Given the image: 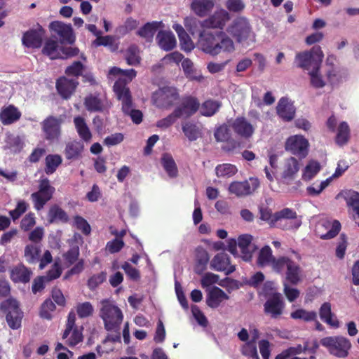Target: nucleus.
Here are the masks:
<instances>
[{
  "label": "nucleus",
  "instance_id": "1",
  "mask_svg": "<svg viewBox=\"0 0 359 359\" xmlns=\"http://www.w3.org/2000/svg\"><path fill=\"white\" fill-rule=\"evenodd\" d=\"M99 316L104 322V329L107 331H117L123 319L121 310L109 299L100 301Z\"/></svg>",
  "mask_w": 359,
  "mask_h": 359
},
{
  "label": "nucleus",
  "instance_id": "2",
  "mask_svg": "<svg viewBox=\"0 0 359 359\" xmlns=\"http://www.w3.org/2000/svg\"><path fill=\"white\" fill-rule=\"evenodd\" d=\"M320 344L327 349L330 354L341 358H346L351 348L350 340L341 335L324 337Z\"/></svg>",
  "mask_w": 359,
  "mask_h": 359
},
{
  "label": "nucleus",
  "instance_id": "3",
  "mask_svg": "<svg viewBox=\"0 0 359 359\" xmlns=\"http://www.w3.org/2000/svg\"><path fill=\"white\" fill-rule=\"evenodd\" d=\"M151 100L158 108L170 109L180 100V95L176 88L163 86L153 93Z\"/></svg>",
  "mask_w": 359,
  "mask_h": 359
},
{
  "label": "nucleus",
  "instance_id": "4",
  "mask_svg": "<svg viewBox=\"0 0 359 359\" xmlns=\"http://www.w3.org/2000/svg\"><path fill=\"white\" fill-rule=\"evenodd\" d=\"M227 32L238 43L245 42L255 36L249 20L244 16L236 18L228 27Z\"/></svg>",
  "mask_w": 359,
  "mask_h": 359
},
{
  "label": "nucleus",
  "instance_id": "5",
  "mask_svg": "<svg viewBox=\"0 0 359 359\" xmlns=\"http://www.w3.org/2000/svg\"><path fill=\"white\" fill-rule=\"evenodd\" d=\"M0 310L5 315L10 328L17 330L21 327L23 313L15 299L10 298L2 302L0 304Z\"/></svg>",
  "mask_w": 359,
  "mask_h": 359
},
{
  "label": "nucleus",
  "instance_id": "6",
  "mask_svg": "<svg viewBox=\"0 0 359 359\" xmlns=\"http://www.w3.org/2000/svg\"><path fill=\"white\" fill-rule=\"evenodd\" d=\"M55 189L50 184L48 178H43L39 180V189L31 194L34 208L36 211L41 210L46 204L51 200Z\"/></svg>",
  "mask_w": 359,
  "mask_h": 359
},
{
  "label": "nucleus",
  "instance_id": "7",
  "mask_svg": "<svg viewBox=\"0 0 359 359\" xmlns=\"http://www.w3.org/2000/svg\"><path fill=\"white\" fill-rule=\"evenodd\" d=\"M62 119L53 115L47 116L41 123V127L44 139L49 143L59 142L62 135Z\"/></svg>",
  "mask_w": 359,
  "mask_h": 359
},
{
  "label": "nucleus",
  "instance_id": "8",
  "mask_svg": "<svg viewBox=\"0 0 359 359\" xmlns=\"http://www.w3.org/2000/svg\"><path fill=\"white\" fill-rule=\"evenodd\" d=\"M323 56L320 46H315L309 51L297 53L295 61L297 62L298 67L309 70L311 67L313 69L316 63L320 67Z\"/></svg>",
  "mask_w": 359,
  "mask_h": 359
},
{
  "label": "nucleus",
  "instance_id": "9",
  "mask_svg": "<svg viewBox=\"0 0 359 359\" xmlns=\"http://www.w3.org/2000/svg\"><path fill=\"white\" fill-rule=\"evenodd\" d=\"M230 20L229 13L221 8L214 12V13L210 15L208 18L200 22V25L203 29H220L223 31V29L226 26V24Z\"/></svg>",
  "mask_w": 359,
  "mask_h": 359
},
{
  "label": "nucleus",
  "instance_id": "10",
  "mask_svg": "<svg viewBox=\"0 0 359 359\" xmlns=\"http://www.w3.org/2000/svg\"><path fill=\"white\" fill-rule=\"evenodd\" d=\"M309 146V141L304 136L295 135L287 139L285 149L300 158H304L308 154Z\"/></svg>",
  "mask_w": 359,
  "mask_h": 359
},
{
  "label": "nucleus",
  "instance_id": "11",
  "mask_svg": "<svg viewBox=\"0 0 359 359\" xmlns=\"http://www.w3.org/2000/svg\"><path fill=\"white\" fill-rule=\"evenodd\" d=\"M259 187V180L255 177H250L248 180L231 182L229 191L238 197H243L252 194Z\"/></svg>",
  "mask_w": 359,
  "mask_h": 359
},
{
  "label": "nucleus",
  "instance_id": "12",
  "mask_svg": "<svg viewBox=\"0 0 359 359\" xmlns=\"http://www.w3.org/2000/svg\"><path fill=\"white\" fill-rule=\"evenodd\" d=\"M218 36V31L203 29L199 33L198 44L204 53L215 56Z\"/></svg>",
  "mask_w": 359,
  "mask_h": 359
},
{
  "label": "nucleus",
  "instance_id": "13",
  "mask_svg": "<svg viewBox=\"0 0 359 359\" xmlns=\"http://www.w3.org/2000/svg\"><path fill=\"white\" fill-rule=\"evenodd\" d=\"M284 307L285 304L281 294L275 292L264 303V311L271 318L276 319L283 314Z\"/></svg>",
  "mask_w": 359,
  "mask_h": 359
},
{
  "label": "nucleus",
  "instance_id": "14",
  "mask_svg": "<svg viewBox=\"0 0 359 359\" xmlns=\"http://www.w3.org/2000/svg\"><path fill=\"white\" fill-rule=\"evenodd\" d=\"M200 103L197 98L187 96L182 98L180 104L175 107L174 111L179 118H189L199 109Z\"/></svg>",
  "mask_w": 359,
  "mask_h": 359
},
{
  "label": "nucleus",
  "instance_id": "15",
  "mask_svg": "<svg viewBox=\"0 0 359 359\" xmlns=\"http://www.w3.org/2000/svg\"><path fill=\"white\" fill-rule=\"evenodd\" d=\"M286 219L288 222L283 229H297L302 225L301 217H298L295 210L292 208H285L274 213L273 221Z\"/></svg>",
  "mask_w": 359,
  "mask_h": 359
},
{
  "label": "nucleus",
  "instance_id": "16",
  "mask_svg": "<svg viewBox=\"0 0 359 359\" xmlns=\"http://www.w3.org/2000/svg\"><path fill=\"white\" fill-rule=\"evenodd\" d=\"M114 91L118 100L122 102L123 111H128L133 107L132 96L126 81L118 79L114 84Z\"/></svg>",
  "mask_w": 359,
  "mask_h": 359
},
{
  "label": "nucleus",
  "instance_id": "17",
  "mask_svg": "<svg viewBox=\"0 0 359 359\" xmlns=\"http://www.w3.org/2000/svg\"><path fill=\"white\" fill-rule=\"evenodd\" d=\"M49 29L57 34L60 37L61 43L72 44L75 41L73 30L70 25H67L61 21H53L50 23Z\"/></svg>",
  "mask_w": 359,
  "mask_h": 359
},
{
  "label": "nucleus",
  "instance_id": "18",
  "mask_svg": "<svg viewBox=\"0 0 359 359\" xmlns=\"http://www.w3.org/2000/svg\"><path fill=\"white\" fill-rule=\"evenodd\" d=\"M79 84L77 79H68L63 76L57 79L55 87L62 99L69 100L75 93Z\"/></svg>",
  "mask_w": 359,
  "mask_h": 359
},
{
  "label": "nucleus",
  "instance_id": "19",
  "mask_svg": "<svg viewBox=\"0 0 359 359\" xmlns=\"http://www.w3.org/2000/svg\"><path fill=\"white\" fill-rule=\"evenodd\" d=\"M45 32V29L38 25L36 29H29L23 34L22 43L27 48H39L42 45Z\"/></svg>",
  "mask_w": 359,
  "mask_h": 359
},
{
  "label": "nucleus",
  "instance_id": "20",
  "mask_svg": "<svg viewBox=\"0 0 359 359\" xmlns=\"http://www.w3.org/2000/svg\"><path fill=\"white\" fill-rule=\"evenodd\" d=\"M210 267L217 271L229 275L236 271L235 265L231 264L230 257L225 252L217 253L210 262Z\"/></svg>",
  "mask_w": 359,
  "mask_h": 359
},
{
  "label": "nucleus",
  "instance_id": "21",
  "mask_svg": "<svg viewBox=\"0 0 359 359\" xmlns=\"http://www.w3.org/2000/svg\"><path fill=\"white\" fill-rule=\"evenodd\" d=\"M253 237L250 234H243L238 238V246L241 250V257L245 262H250L252 255L257 250L256 245L252 243Z\"/></svg>",
  "mask_w": 359,
  "mask_h": 359
},
{
  "label": "nucleus",
  "instance_id": "22",
  "mask_svg": "<svg viewBox=\"0 0 359 359\" xmlns=\"http://www.w3.org/2000/svg\"><path fill=\"white\" fill-rule=\"evenodd\" d=\"M233 132L241 137L250 139L255 133L254 126L243 116L237 117L231 124Z\"/></svg>",
  "mask_w": 359,
  "mask_h": 359
},
{
  "label": "nucleus",
  "instance_id": "23",
  "mask_svg": "<svg viewBox=\"0 0 359 359\" xmlns=\"http://www.w3.org/2000/svg\"><path fill=\"white\" fill-rule=\"evenodd\" d=\"M277 114L285 122L293 120L295 116L296 108L287 98L281 97L276 107Z\"/></svg>",
  "mask_w": 359,
  "mask_h": 359
},
{
  "label": "nucleus",
  "instance_id": "24",
  "mask_svg": "<svg viewBox=\"0 0 359 359\" xmlns=\"http://www.w3.org/2000/svg\"><path fill=\"white\" fill-rule=\"evenodd\" d=\"M85 108L90 112H102L105 109L104 100L100 93H90L86 96L83 101Z\"/></svg>",
  "mask_w": 359,
  "mask_h": 359
},
{
  "label": "nucleus",
  "instance_id": "25",
  "mask_svg": "<svg viewBox=\"0 0 359 359\" xmlns=\"http://www.w3.org/2000/svg\"><path fill=\"white\" fill-rule=\"evenodd\" d=\"M32 271L22 264L15 266L10 272V278L15 283H27L30 281Z\"/></svg>",
  "mask_w": 359,
  "mask_h": 359
},
{
  "label": "nucleus",
  "instance_id": "26",
  "mask_svg": "<svg viewBox=\"0 0 359 359\" xmlns=\"http://www.w3.org/2000/svg\"><path fill=\"white\" fill-rule=\"evenodd\" d=\"M218 39L215 47V55L221 53H231L234 51L235 46L233 40L224 31H218Z\"/></svg>",
  "mask_w": 359,
  "mask_h": 359
},
{
  "label": "nucleus",
  "instance_id": "27",
  "mask_svg": "<svg viewBox=\"0 0 359 359\" xmlns=\"http://www.w3.org/2000/svg\"><path fill=\"white\" fill-rule=\"evenodd\" d=\"M22 116L19 109L13 104L3 107L0 111V121L4 126L18 121Z\"/></svg>",
  "mask_w": 359,
  "mask_h": 359
},
{
  "label": "nucleus",
  "instance_id": "28",
  "mask_svg": "<svg viewBox=\"0 0 359 359\" xmlns=\"http://www.w3.org/2000/svg\"><path fill=\"white\" fill-rule=\"evenodd\" d=\"M214 6L213 0H193L190 8L197 16L204 18L212 11Z\"/></svg>",
  "mask_w": 359,
  "mask_h": 359
},
{
  "label": "nucleus",
  "instance_id": "29",
  "mask_svg": "<svg viewBox=\"0 0 359 359\" xmlns=\"http://www.w3.org/2000/svg\"><path fill=\"white\" fill-rule=\"evenodd\" d=\"M320 319L328 325L338 328L340 323L337 316L332 311V306L330 302H324L319 309Z\"/></svg>",
  "mask_w": 359,
  "mask_h": 359
},
{
  "label": "nucleus",
  "instance_id": "30",
  "mask_svg": "<svg viewBox=\"0 0 359 359\" xmlns=\"http://www.w3.org/2000/svg\"><path fill=\"white\" fill-rule=\"evenodd\" d=\"M156 39L159 47L165 51L171 50L176 46V39L171 32L161 30Z\"/></svg>",
  "mask_w": 359,
  "mask_h": 359
},
{
  "label": "nucleus",
  "instance_id": "31",
  "mask_svg": "<svg viewBox=\"0 0 359 359\" xmlns=\"http://www.w3.org/2000/svg\"><path fill=\"white\" fill-rule=\"evenodd\" d=\"M229 297L219 287H214L208 294L207 305L212 309L217 308L224 299H229Z\"/></svg>",
  "mask_w": 359,
  "mask_h": 359
},
{
  "label": "nucleus",
  "instance_id": "32",
  "mask_svg": "<svg viewBox=\"0 0 359 359\" xmlns=\"http://www.w3.org/2000/svg\"><path fill=\"white\" fill-rule=\"evenodd\" d=\"M48 222L49 224L53 223H67L69 221L67 213L58 205H52L47 215Z\"/></svg>",
  "mask_w": 359,
  "mask_h": 359
},
{
  "label": "nucleus",
  "instance_id": "33",
  "mask_svg": "<svg viewBox=\"0 0 359 359\" xmlns=\"http://www.w3.org/2000/svg\"><path fill=\"white\" fill-rule=\"evenodd\" d=\"M74 123L80 138L86 142L92 139V133L83 117L78 116L74 118Z\"/></svg>",
  "mask_w": 359,
  "mask_h": 359
},
{
  "label": "nucleus",
  "instance_id": "34",
  "mask_svg": "<svg viewBox=\"0 0 359 359\" xmlns=\"http://www.w3.org/2000/svg\"><path fill=\"white\" fill-rule=\"evenodd\" d=\"M161 24V22L158 21L147 22L137 32V34L144 39L146 41L151 42Z\"/></svg>",
  "mask_w": 359,
  "mask_h": 359
},
{
  "label": "nucleus",
  "instance_id": "35",
  "mask_svg": "<svg viewBox=\"0 0 359 359\" xmlns=\"http://www.w3.org/2000/svg\"><path fill=\"white\" fill-rule=\"evenodd\" d=\"M196 259L195 272L198 274L202 273L205 269L209 262L210 257L205 249L201 246L196 248Z\"/></svg>",
  "mask_w": 359,
  "mask_h": 359
},
{
  "label": "nucleus",
  "instance_id": "36",
  "mask_svg": "<svg viewBox=\"0 0 359 359\" xmlns=\"http://www.w3.org/2000/svg\"><path fill=\"white\" fill-rule=\"evenodd\" d=\"M83 144L77 140L68 142L65 149V155L67 159L72 160L79 158L83 151Z\"/></svg>",
  "mask_w": 359,
  "mask_h": 359
},
{
  "label": "nucleus",
  "instance_id": "37",
  "mask_svg": "<svg viewBox=\"0 0 359 359\" xmlns=\"http://www.w3.org/2000/svg\"><path fill=\"white\" fill-rule=\"evenodd\" d=\"M41 252V245L28 244L25 248L24 257L28 264H34L39 262Z\"/></svg>",
  "mask_w": 359,
  "mask_h": 359
},
{
  "label": "nucleus",
  "instance_id": "38",
  "mask_svg": "<svg viewBox=\"0 0 359 359\" xmlns=\"http://www.w3.org/2000/svg\"><path fill=\"white\" fill-rule=\"evenodd\" d=\"M299 169L298 161L294 157L288 158L285 161L282 177L285 180H292Z\"/></svg>",
  "mask_w": 359,
  "mask_h": 359
},
{
  "label": "nucleus",
  "instance_id": "39",
  "mask_svg": "<svg viewBox=\"0 0 359 359\" xmlns=\"http://www.w3.org/2000/svg\"><path fill=\"white\" fill-rule=\"evenodd\" d=\"M161 164L170 178H175L178 175V169L172 156L165 153L161 157Z\"/></svg>",
  "mask_w": 359,
  "mask_h": 359
},
{
  "label": "nucleus",
  "instance_id": "40",
  "mask_svg": "<svg viewBox=\"0 0 359 359\" xmlns=\"http://www.w3.org/2000/svg\"><path fill=\"white\" fill-rule=\"evenodd\" d=\"M62 163V158L59 154H48L45 158V172L50 175L53 174Z\"/></svg>",
  "mask_w": 359,
  "mask_h": 359
},
{
  "label": "nucleus",
  "instance_id": "41",
  "mask_svg": "<svg viewBox=\"0 0 359 359\" xmlns=\"http://www.w3.org/2000/svg\"><path fill=\"white\" fill-rule=\"evenodd\" d=\"M286 279L292 285H297L300 281V275L302 269L299 264L293 260L289 262L286 268Z\"/></svg>",
  "mask_w": 359,
  "mask_h": 359
},
{
  "label": "nucleus",
  "instance_id": "42",
  "mask_svg": "<svg viewBox=\"0 0 359 359\" xmlns=\"http://www.w3.org/2000/svg\"><path fill=\"white\" fill-rule=\"evenodd\" d=\"M93 44L95 47H108L111 52H115L118 48V44L116 43L114 36L111 35L101 36L100 34L93 41Z\"/></svg>",
  "mask_w": 359,
  "mask_h": 359
},
{
  "label": "nucleus",
  "instance_id": "43",
  "mask_svg": "<svg viewBox=\"0 0 359 359\" xmlns=\"http://www.w3.org/2000/svg\"><path fill=\"white\" fill-rule=\"evenodd\" d=\"M273 258L271 248L269 245H265L258 253L257 264L259 267L269 266L271 264Z\"/></svg>",
  "mask_w": 359,
  "mask_h": 359
},
{
  "label": "nucleus",
  "instance_id": "44",
  "mask_svg": "<svg viewBox=\"0 0 359 359\" xmlns=\"http://www.w3.org/2000/svg\"><path fill=\"white\" fill-rule=\"evenodd\" d=\"M125 57L128 65L137 66L140 64V49L137 45H130L126 50Z\"/></svg>",
  "mask_w": 359,
  "mask_h": 359
},
{
  "label": "nucleus",
  "instance_id": "45",
  "mask_svg": "<svg viewBox=\"0 0 359 359\" xmlns=\"http://www.w3.org/2000/svg\"><path fill=\"white\" fill-rule=\"evenodd\" d=\"M221 106L222 104L219 101L206 100L201 105V114L205 116H212L219 111Z\"/></svg>",
  "mask_w": 359,
  "mask_h": 359
},
{
  "label": "nucleus",
  "instance_id": "46",
  "mask_svg": "<svg viewBox=\"0 0 359 359\" xmlns=\"http://www.w3.org/2000/svg\"><path fill=\"white\" fill-rule=\"evenodd\" d=\"M237 172L236 166L231 163L219 164L215 168L216 175L218 177L229 178L233 176Z\"/></svg>",
  "mask_w": 359,
  "mask_h": 359
},
{
  "label": "nucleus",
  "instance_id": "47",
  "mask_svg": "<svg viewBox=\"0 0 359 359\" xmlns=\"http://www.w3.org/2000/svg\"><path fill=\"white\" fill-rule=\"evenodd\" d=\"M350 137V128L345 121L340 123L336 136V143L340 146L346 144Z\"/></svg>",
  "mask_w": 359,
  "mask_h": 359
},
{
  "label": "nucleus",
  "instance_id": "48",
  "mask_svg": "<svg viewBox=\"0 0 359 359\" xmlns=\"http://www.w3.org/2000/svg\"><path fill=\"white\" fill-rule=\"evenodd\" d=\"M320 67L316 63L314 68L309 72L311 85L315 88H322L326 84L320 74Z\"/></svg>",
  "mask_w": 359,
  "mask_h": 359
},
{
  "label": "nucleus",
  "instance_id": "49",
  "mask_svg": "<svg viewBox=\"0 0 359 359\" xmlns=\"http://www.w3.org/2000/svg\"><path fill=\"white\" fill-rule=\"evenodd\" d=\"M290 317L294 320H302L304 322L316 320L317 313L314 311H308L303 309H299L292 312Z\"/></svg>",
  "mask_w": 359,
  "mask_h": 359
},
{
  "label": "nucleus",
  "instance_id": "50",
  "mask_svg": "<svg viewBox=\"0 0 359 359\" xmlns=\"http://www.w3.org/2000/svg\"><path fill=\"white\" fill-rule=\"evenodd\" d=\"M348 206L351 207L359 215V193L353 190H347L343 193Z\"/></svg>",
  "mask_w": 359,
  "mask_h": 359
},
{
  "label": "nucleus",
  "instance_id": "51",
  "mask_svg": "<svg viewBox=\"0 0 359 359\" xmlns=\"http://www.w3.org/2000/svg\"><path fill=\"white\" fill-rule=\"evenodd\" d=\"M58 48V42L56 40L48 39L45 42L42 53L50 59H56L59 57Z\"/></svg>",
  "mask_w": 359,
  "mask_h": 359
},
{
  "label": "nucleus",
  "instance_id": "52",
  "mask_svg": "<svg viewBox=\"0 0 359 359\" xmlns=\"http://www.w3.org/2000/svg\"><path fill=\"white\" fill-rule=\"evenodd\" d=\"M182 131L191 142L196 140L201 136L199 128L196 124L189 122L182 126Z\"/></svg>",
  "mask_w": 359,
  "mask_h": 359
},
{
  "label": "nucleus",
  "instance_id": "53",
  "mask_svg": "<svg viewBox=\"0 0 359 359\" xmlns=\"http://www.w3.org/2000/svg\"><path fill=\"white\" fill-rule=\"evenodd\" d=\"M78 316L80 318H85L93 316L94 308L89 302L79 303L76 306Z\"/></svg>",
  "mask_w": 359,
  "mask_h": 359
},
{
  "label": "nucleus",
  "instance_id": "54",
  "mask_svg": "<svg viewBox=\"0 0 359 359\" xmlns=\"http://www.w3.org/2000/svg\"><path fill=\"white\" fill-rule=\"evenodd\" d=\"M291 260V259L285 256L278 258L274 257L270 265L274 271L282 273L287 267Z\"/></svg>",
  "mask_w": 359,
  "mask_h": 359
},
{
  "label": "nucleus",
  "instance_id": "55",
  "mask_svg": "<svg viewBox=\"0 0 359 359\" xmlns=\"http://www.w3.org/2000/svg\"><path fill=\"white\" fill-rule=\"evenodd\" d=\"M74 224L75 227L81 231L85 236H88L91 232V227L86 219L79 215H76L74 217Z\"/></svg>",
  "mask_w": 359,
  "mask_h": 359
},
{
  "label": "nucleus",
  "instance_id": "56",
  "mask_svg": "<svg viewBox=\"0 0 359 359\" xmlns=\"http://www.w3.org/2000/svg\"><path fill=\"white\" fill-rule=\"evenodd\" d=\"M22 144L18 136L10 135L6 137L5 147L15 153L21 150Z\"/></svg>",
  "mask_w": 359,
  "mask_h": 359
},
{
  "label": "nucleus",
  "instance_id": "57",
  "mask_svg": "<svg viewBox=\"0 0 359 359\" xmlns=\"http://www.w3.org/2000/svg\"><path fill=\"white\" fill-rule=\"evenodd\" d=\"M241 353L243 355L250 357L252 359H259L256 344H254L253 342H245L241 347Z\"/></svg>",
  "mask_w": 359,
  "mask_h": 359
},
{
  "label": "nucleus",
  "instance_id": "58",
  "mask_svg": "<svg viewBox=\"0 0 359 359\" xmlns=\"http://www.w3.org/2000/svg\"><path fill=\"white\" fill-rule=\"evenodd\" d=\"M225 6L229 12L240 13L245 10V4L243 0H226Z\"/></svg>",
  "mask_w": 359,
  "mask_h": 359
},
{
  "label": "nucleus",
  "instance_id": "59",
  "mask_svg": "<svg viewBox=\"0 0 359 359\" xmlns=\"http://www.w3.org/2000/svg\"><path fill=\"white\" fill-rule=\"evenodd\" d=\"M85 69V66L80 61H74L71 65L65 69V74L67 76H72L78 78L81 75Z\"/></svg>",
  "mask_w": 359,
  "mask_h": 359
},
{
  "label": "nucleus",
  "instance_id": "60",
  "mask_svg": "<svg viewBox=\"0 0 359 359\" xmlns=\"http://www.w3.org/2000/svg\"><path fill=\"white\" fill-rule=\"evenodd\" d=\"M320 170V163L317 161H311L306 166L303 177L306 180L313 178Z\"/></svg>",
  "mask_w": 359,
  "mask_h": 359
},
{
  "label": "nucleus",
  "instance_id": "61",
  "mask_svg": "<svg viewBox=\"0 0 359 359\" xmlns=\"http://www.w3.org/2000/svg\"><path fill=\"white\" fill-rule=\"evenodd\" d=\"M79 254L80 252L78 246L72 247L63 255L65 263L68 264V266L74 264L78 260Z\"/></svg>",
  "mask_w": 359,
  "mask_h": 359
},
{
  "label": "nucleus",
  "instance_id": "62",
  "mask_svg": "<svg viewBox=\"0 0 359 359\" xmlns=\"http://www.w3.org/2000/svg\"><path fill=\"white\" fill-rule=\"evenodd\" d=\"M121 269L125 271L126 276L133 281L140 280V272L136 268L132 266L128 262H124L121 265Z\"/></svg>",
  "mask_w": 359,
  "mask_h": 359
},
{
  "label": "nucleus",
  "instance_id": "63",
  "mask_svg": "<svg viewBox=\"0 0 359 359\" xmlns=\"http://www.w3.org/2000/svg\"><path fill=\"white\" fill-rule=\"evenodd\" d=\"M107 278V273L102 271L99 273L94 274L88 280V287L90 290H93L102 284Z\"/></svg>",
  "mask_w": 359,
  "mask_h": 359
},
{
  "label": "nucleus",
  "instance_id": "64",
  "mask_svg": "<svg viewBox=\"0 0 359 359\" xmlns=\"http://www.w3.org/2000/svg\"><path fill=\"white\" fill-rule=\"evenodd\" d=\"M348 245L347 237L344 233H341L339 238L336 248V257L340 259H343L346 254Z\"/></svg>",
  "mask_w": 359,
  "mask_h": 359
}]
</instances>
